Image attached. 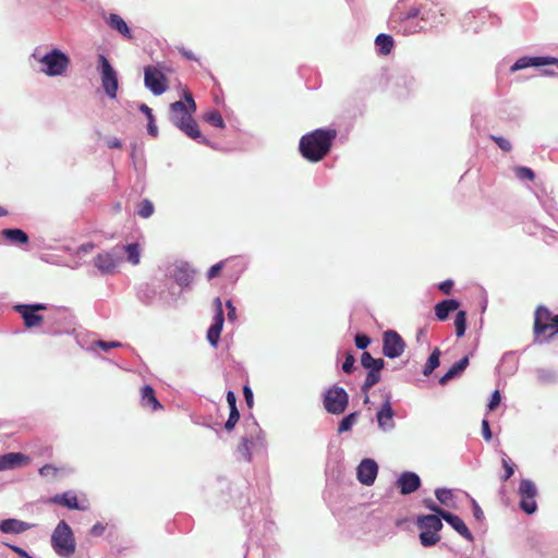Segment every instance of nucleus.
<instances>
[{"mask_svg": "<svg viewBox=\"0 0 558 558\" xmlns=\"http://www.w3.org/2000/svg\"><path fill=\"white\" fill-rule=\"evenodd\" d=\"M502 466L505 469V474L501 476V481H508L514 474L515 464L511 461V459L505 456L501 459Z\"/></svg>", "mask_w": 558, "mask_h": 558, "instance_id": "obj_38", "label": "nucleus"}, {"mask_svg": "<svg viewBox=\"0 0 558 558\" xmlns=\"http://www.w3.org/2000/svg\"><path fill=\"white\" fill-rule=\"evenodd\" d=\"M533 332L539 342L558 336V314H554L544 305H538L534 312Z\"/></svg>", "mask_w": 558, "mask_h": 558, "instance_id": "obj_4", "label": "nucleus"}, {"mask_svg": "<svg viewBox=\"0 0 558 558\" xmlns=\"http://www.w3.org/2000/svg\"><path fill=\"white\" fill-rule=\"evenodd\" d=\"M378 474V465L372 459H364L356 469V476L361 484L371 486L374 484Z\"/></svg>", "mask_w": 558, "mask_h": 558, "instance_id": "obj_13", "label": "nucleus"}, {"mask_svg": "<svg viewBox=\"0 0 558 558\" xmlns=\"http://www.w3.org/2000/svg\"><path fill=\"white\" fill-rule=\"evenodd\" d=\"M397 486L402 495H409L421 486V478L413 472H403L397 481Z\"/></svg>", "mask_w": 558, "mask_h": 558, "instance_id": "obj_14", "label": "nucleus"}, {"mask_svg": "<svg viewBox=\"0 0 558 558\" xmlns=\"http://www.w3.org/2000/svg\"><path fill=\"white\" fill-rule=\"evenodd\" d=\"M226 305H227V308H228V318L230 320H234L235 317H236L235 307L233 306V304H232V302L230 300L227 301Z\"/></svg>", "mask_w": 558, "mask_h": 558, "instance_id": "obj_60", "label": "nucleus"}, {"mask_svg": "<svg viewBox=\"0 0 558 558\" xmlns=\"http://www.w3.org/2000/svg\"><path fill=\"white\" fill-rule=\"evenodd\" d=\"M423 504H424V506H425L427 509H429L430 511L435 512V513H436L435 515H437V517H441V513H444V512H445V510H444V509H441L440 507H438V506L435 504V501H434L433 499H430V498H425V499L423 500Z\"/></svg>", "mask_w": 558, "mask_h": 558, "instance_id": "obj_50", "label": "nucleus"}, {"mask_svg": "<svg viewBox=\"0 0 558 558\" xmlns=\"http://www.w3.org/2000/svg\"><path fill=\"white\" fill-rule=\"evenodd\" d=\"M1 235L13 244H27L29 239L21 229H3Z\"/></svg>", "mask_w": 558, "mask_h": 558, "instance_id": "obj_28", "label": "nucleus"}, {"mask_svg": "<svg viewBox=\"0 0 558 558\" xmlns=\"http://www.w3.org/2000/svg\"><path fill=\"white\" fill-rule=\"evenodd\" d=\"M180 53L185 57L187 60H196L195 54L192 51L186 50L184 47L178 48Z\"/></svg>", "mask_w": 558, "mask_h": 558, "instance_id": "obj_64", "label": "nucleus"}, {"mask_svg": "<svg viewBox=\"0 0 558 558\" xmlns=\"http://www.w3.org/2000/svg\"><path fill=\"white\" fill-rule=\"evenodd\" d=\"M243 393H244V398H245V402H246L247 407L250 409L253 408L254 400H253V391L251 390V388L248 386H244Z\"/></svg>", "mask_w": 558, "mask_h": 558, "instance_id": "obj_53", "label": "nucleus"}, {"mask_svg": "<svg viewBox=\"0 0 558 558\" xmlns=\"http://www.w3.org/2000/svg\"><path fill=\"white\" fill-rule=\"evenodd\" d=\"M50 502L60 505L68 509L85 510L86 507L82 506L77 499V496L73 492H65L63 494L54 495L49 499Z\"/></svg>", "mask_w": 558, "mask_h": 558, "instance_id": "obj_17", "label": "nucleus"}, {"mask_svg": "<svg viewBox=\"0 0 558 558\" xmlns=\"http://www.w3.org/2000/svg\"><path fill=\"white\" fill-rule=\"evenodd\" d=\"M554 62H558V59L548 58V57H534V58H520L515 61V63L511 66V72L526 69L529 66H541L546 64H554Z\"/></svg>", "mask_w": 558, "mask_h": 558, "instance_id": "obj_18", "label": "nucleus"}, {"mask_svg": "<svg viewBox=\"0 0 558 558\" xmlns=\"http://www.w3.org/2000/svg\"><path fill=\"white\" fill-rule=\"evenodd\" d=\"M518 493L520 497L532 498L537 496V487L531 480L524 478L519 484Z\"/></svg>", "mask_w": 558, "mask_h": 558, "instance_id": "obj_30", "label": "nucleus"}, {"mask_svg": "<svg viewBox=\"0 0 558 558\" xmlns=\"http://www.w3.org/2000/svg\"><path fill=\"white\" fill-rule=\"evenodd\" d=\"M354 367V357L352 355H348L345 361L342 364V369L345 373H351Z\"/></svg>", "mask_w": 558, "mask_h": 558, "instance_id": "obj_55", "label": "nucleus"}, {"mask_svg": "<svg viewBox=\"0 0 558 558\" xmlns=\"http://www.w3.org/2000/svg\"><path fill=\"white\" fill-rule=\"evenodd\" d=\"M94 264L102 274H111L114 271L118 262L111 253L104 252L94 258Z\"/></svg>", "mask_w": 558, "mask_h": 558, "instance_id": "obj_20", "label": "nucleus"}, {"mask_svg": "<svg viewBox=\"0 0 558 558\" xmlns=\"http://www.w3.org/2000/svg\"><path fill=\"white\" fill-rule=\"evenodd\" d=\"M175 282L181 287H187L193 280V270L187 266H178L172 272Z\"/></svg>", "mask_w": 558, "mask_h": 558, "instance_id": "obj_27", "label": "nucleus"}, {"mask_svg": "<svg viewBox=\"0 0 558 558\" xmlns=\"http://www.w3.org/2000/svg\"><path fill=\"white\" fill-rule=\"evenodd\" d=\"M383 349H404L405 343L401 336L395 330L384 332Z\"/></svg>", "mask_w": 558, "mask_h": 558, "instance_id": "obj_25", "label": "nucleus"}, {"mask_svg": "<svg viewBox=\"0 0 558 558\" xmlns=\"http://www.w3.org/2000/svg\"><path fill=\"white\" fill-rule=\"evenodd\" d=\"M59 472V469L52 464H45L39 469V474L43 477L54 478Z\"/></svg>", "mask_w": 558, "mask_h": 558, "instance_id": "obj_46", "label": "nucleus"}, {"mask_svg": "<svg viewBox=\"0 0 558 558\" xmlns=\"http://www.w3.org/2000/svg\"><path fill=\"white\" fill-rule=\"evenodd\" d=\"M204 120L209 123L213 126L223 129L226 126L225 121L221 117V114L217 110H213L210 112H207L204 116Z\"/></svg>", "mask_w": 558, "mask_h": 558, "instance_id": "obj_34", "label": "nucleus"}, {"mask_svg": "<svg viewBox=\"0 0 558 558\" xmlns=\"http://www.w3.org/2000/svg\"><path fill=\"white\" fill-rule=\"evenodd\" d=\"M106 531V525L101 522H97L95 523L90 530H89V535L94 536V537H98V536H101Z\"/></svg>", "mask_w": 558, "mask_h": 558, "instance_id": "obj_51", "label": "nucleus"}, {"mask_svg": "<svg viewBox=\"0 0 558 558\" xmlns=\"http://www.w3.org/2000/svg\"><path fill=\"white\" fill-rule=\"evenodd\" d=\"M137 214L142 218H149L154 214V205L149 199H143L138 205Z\"/></svg>", "mask_w": 558, "mask_h": 558, "instance_id": "obj_39", "label": "nucleus"}, {"mask_svg": "<svg viewBox=\"0 0 558 558\" xmlns=\"http://www.w3.org/2000/svg\"><path fill=\"white\" fill-rule=\"evenodd\" d=\"M141 405L151 411H158L162 409L161 403L156 397L154 388L149 385H145L141 389Z\"/></svg>", "mask_w": 558, "mask_h": 558, "instance_id": "obj_19", "label": "nucleus"}, {"mask_svg": "<svg viewBox=\"0 0 558 558\" xmlns=\"http://www.w3.org/2000/svg\"><path fill=\"white\" fill-rule=\"evenodd\" d=\"M377 422H378V425L383 428V429H388V428H391L393 427V421H392V417H393V410L391 408V404H390V401L387 400L383 407L380 408V410L377 412Z\"/></svg>", "mask_w": 558, "mask_h": 558, "instance_id": "obj_21", "label": "nucleus"}, {"mask_svg": "<svg viewBox=\"0 0 558 558\" xmlns=\"http://www.w3.org/2000/svg\"><path fill=\"white\" fill-rule=\"evenodd\" d=\"M362 365L365 368L372 369H381L384 366V361L381 359H374L368 351H364L361 357Z\"/></svg>", "mask_w": 558, "mask_h": 558, "instance_id": "obj_32", "label": "nucleus"}, {"mask_svg": "<svg viewBox=\"0 0 558 558\" xmlns=\"http://www.w3.org/2000/svg\"><path fill=\"white\" fill-rule=\"evenodd\" d=\"M375 44L381 54H389L393 47V39L390 35L379 34L375 39Z\"/></svg>", "mask_w": 558, "mask_h": 558, "instance_id": "obj_31", "label": "nucleus"}, {"mask_svg": "<svg viewBox=\"0 0 558 558\" xmlns=\"http://www.w3.org/2000/svg\"><path fill=\"white\" fill-rule=\"evenodd\" d=\"M416 344L418 347H429V335L427 328H420L416 331Z\"/></svg>", "mask_w": 558, "mask_h": 558, "instance_id": "obj_44", "label": "nucleus"}, {"mask_svg": "<svg viewBox=\"0 0 558 558\" xmlns=\"http://www.w3.org/2000/svg\"><path fill=\"white\" fill-rule=\"evenodd\" d=\"M31 525L17 519H5L0 522V531L2 533L20 534L27 531Z\"/></svg>", "mask_w": 558, "mask_h": 558, "instance_id": "obj_22", "label": "nucleus"}, {"mask_svg": "<svg viewBox=\"0 0 558 558\" xmlns=\"http://www.w3.org/2000/svg\"><path fill=\"white\" fill-rule=\"evenodd\" d=\"M96 344L100 349H114L120 345L118 342H105V341H98Z\"/></svg>", "mask_w": 558, "mask_h": 558, "instance_id": "obj_62", "label": "nucleus"}, {"mask_svg": "<svg viewBox=\"0 0 558 558\" xmlns=\"http://www.w3.org/2000/svg\"><path fill=\"white\" fill-rule=\"evenodd\" d=\"M145 86L155 95H161L168 89L166 75L155 66L148 65L144 71Z\"/></svg>", "mask_w": 558, "mask_h": 558, "instance_id": "obj_10", "label": "nucleus"}, {"mask_svg": "<svg viewBox=\"0 0 558 558\" xmlns=\"http://www.w3.org/2000/svg\"><path fill=\"white\" fill-rule=\"evenodd\" d=\"M482 434L485 440L489 441L492 439V432L487 420L482 421Z\"/></svg>", "mask_w": 558, "mask_h": 558, "instance_id": "obj_54", "label": "nucleus"}, {"mask_svg": "<svg viewBox=\"0 0 558 558\" xmlns=\"http://www.w3.org/2000/svg\"><path fill=\"white\" fill-rule=\"evenodd\" d=\"M453 282L451 280H446L439 284V290L445 294H450Z\"/></svg>", "mask_w": 558, "mask_h": 558, "instance_id": "obj_57", "label": "nucleus"}, {"mask_svg": "<svg viewBox=\"0 0 558 558\" xmlns=\"http://www.w3.org/2000/svg\"><path fill=\"white\" fill-rule=\"evenodd\" d=\"M437 4L433 0H399L391 19L399 23L405 33L414 34L424 28L420 22L436 20Z\"/></svg>", "mask_w": 558, "mask_h": 558, "instance_id": "obj_1", "label": "nucleus"}, {"mask_svg": "<svg viewBox=\"0 0 558 558\" xmlns=\"http://www.w3.org/2000/svg\"><path fill=\"white\" fill-rule=\"evenodd\" d=\"M454 328L458 337H462L466 328V313L459 311L454 317Z\"/></svg>", "mask_w": 558, "mask_h": 558, "instance_id": "obj_33", "label": "nucleus"}, {"mask_svg": "<svg viewBox=\"0 0 558 558\" xmlns=\"http://www.w3.org/2000/svg\"><path fill=\"white\" fill-rule=\"evenodd\" d=\"M183 97L185 102L179 100L170 105V120L190 138L207 144V140L202 135L197 122L193 118L196 111V104L189 89H184Z\"/></svg>", "mask_w": 558, "mask_h": 558, "instance_id": "obj_2", "label": "nucleus"}, {"mask_svg": "<svg viewBox=\"0 0 558 558\" xmlns=\"http://www.w3.org/2000/svg\"><path fill=\"white\" fill-rule=\"evenodd\" d=\"M337 134L335 129H316L301 137L299 150L306 160L318 162L329 154Z\"/></svg>", "mask_w": 558, "mask_h": 558, "instance_id": "obj_3", "label": "nucleus"}, {"mask_svg": "<svg viewBox=\"0 0 558 558\" xmlns=\"http://www.w3.org/2000/svg\"><path fill=\"white\" fill-rule=\"evenodd\" d=\"M125 252L128 254V260L131 264L137 265L140 263L141 252L137 243L128 244L125 246Z\"/></svg>", "mask_w": 558, "mask_h": 558, "instance_id": "obj_35", "label": "nucleus"}, {"mask_svg": "<svg viewBox=\"0 0 558 558\" xmlns=\"http://www.w3.org/2000/svg\"><path fill=\"white\" fill-rule=\"evenodd\" d=\"M379 372H380V369H372L368 372L366 379L364 381L363 388H362L364 391L368 390L369 388H372L379 381V379H380Z\"/></svg>", "mask_w": 558, "mask_h": 558, "instance_id": "obj_40", "label": "nucleus"}, {"mask_svg": "<svg viewBox=\"0 0 558 558\" xmlns=\"http://www.w3.org/2000/svg\"><path fill=\"white\" fill-rule=\"evenodd\" d=\"M416 525L421 530L420 541L423 546L429 547L440 541L439 531L442 529L440 517L435 514L420 515Z\"/></svg>", "mask_w": 558, "mask_h": 558, "instance_id": "obj_5", "label": "nucleus"}, {"mask_svg": "<svg viewBox=\"0 0 558 558\" xmlns=\"http://www.w3.org/2000/svg\"><path fill=\"white\" fill-rule=\"evenodd\" d=\"M252 433L250 435H245L242 437V447L248 451L251 447L255 446L257 442L262 440L260 434L262 430L256 422L252 423Z\"/></svg>", "mask_w": 558, "mask_h": 558, "instance_id": "obj_29", "label": "nucleus"}, {"mask_svg": "<svg viewBox=\"0 0 558 558\" xmlns=\"http://www.w3.org/2000/svg\"><path fill=\"white\" fill-rule=\"evenodd\" d=\"M490 137L504 151H510L512 149V145L507 138L495 135H492Z\"/></svg>", "mask_w": 558, "mask_h": 558, "instance_id": "obj_48", "label": "nucleus"}, {"mask_svg": "<svg viewBox=\"0 0 558 558\" xmlns=\"http://www.w3.org/2000/svg\"><path fill=\"white\" fill-rule=\"evenodd\" d=\"M15 310L21 314L24 319V325L27 328L38 327L44 317L37 314L38 311L46 310L44 304H32V305H17Z\"/></svg>", "mask_w": 558, "mask_h": 558, "instance_id": "obj_12", "label": "nucleus"}, {"mask_svg": "<svg viewBox=\"0 0 558 558\" xmlns=\"http://www.w3.org/2000/svg\"><path fill=\"white\" fill-rule=\"evenodd\" d=\"M227 402L230 409L236 408V397L233 391L227 392Z\"/></svg>", "mask_w": 558, "mask_h": 558, "instance_id": "obj_59", "label": "nucleus"}, {"mask_svg": "<svg viewBox=\"0 0 558 558\" xmlns=\"http://www.w3.org/2000/svg\"><path fill=\"white\" fill-rule=\"evenodd\" d=\"M14 553H16L19 556L23 557V558H32L31 556H28V554L21 547H17L15 545H8Z\"/></svg>", "mask_w": 558, "mask_h": 558, "instance_id": "obj_61", "label": "nucleus"}, {"mask_svg": "<svg viewBox=\"0 0 558 558\" xmlns=\"http://www.w3.org/2000/svg\"><path fill=\"white\" fill-rule=\"evenodd\" d=\"M239 420L240 413L238 411V408L230 409L229 417L225 424V428L229 432L232 430L235 427Z\"/></svg>", "mask_w": 558, "mask_h": 558, "instance_id": "obj_45", "label": "nucleus"}, {"mask_svg": "<svg viewBox=\"0 0 558 558\" xmlns=\"http://www.w3.org/2000/svg\"><path fill=\"white\" fill-rule=\"evenodd\" d=\"M51 545L54 551L62 557H70L75 551V541L71 527L65 521H60L56 526Z\"/></svg>", "mask_w": 558, "mask_h": 558, "instance_id": "obj_6", "label": "nucleus"}, {"mask_svg": "<svg viewBox=\"0 0 558 558\" xmlns=\"http://www.w3.org/2000/svg\"><path fill=\"white\" fill-rule=\"evenodd\" d=\"M501 397L499 390H495L488 403V410L494 411L500 403Z\"/></svg>", "mask_w": 558, "mask_h": 558, "instance_id": "obj_52", "label": "nucleus"}, {"mask_svg": "<svg viewBox=\"0 0 558 558\" xmlns=\"http://www.w3.org/2000/svg\"><path fill=\"white\" fill-rule=\"evenodd\" d=\"M469 364V357L464 356L460 361L456 362L448 372L440 377L439 383L446 385L449 380L453 379L460 373H462Z\"/></svg>", "mask_w": 558, "mask_h": 558, "instance_id": "obj_26", "label": "nucleus"}, {"mask_svg": "<svg viewBox=\"0 0 558 558\" xmlns=\"http://www.w3.org/2000/svg\"><path fill=\"white\" fill-rule=\"evenodd\" d=\"M107 23L112 29L119 32L124 38H133L131 29L129 28L125 21L119 14L111 13L107 19Z\"/></svg>", "mask_w": 558, "mask_h": 558, "instance_id": "obj_23", "label": "nucleus"}, {"mask_svg": "<svg viewBox=\"0 0 558 558\" xmlns=\"http://www.w3.org/2000/svg\"><path fill=\"white\" fill-rule=\"evenodd\" d=\"M536 497L532 498H523L521 497L519 507L520 509L525 512L526 514H533L537 510V504L535 501Z\"/></svg>", "mask_w": 558, "mask_h": 558, "instance_id": "obj_36", "label": "nucleus"}, {"mask_svg": "<svg viewBox=\"0 0 558 558\" xmlns=\"http://www.w3.org/2000/svg\"><path fill=\"white\" fill-rule=\"evenodd\" d=\"M40 62L45 66L43 69L45 74L49 76H58L62 75L66 71L70 64V59L59 49H53L49 53L45 54Z\"/></svg>", "mask_w": 558, "mask_h": 558, "instance_id": "obj_7", "label": "nucleus"}, {"mask_svg": "<svg viewBox=\"0 0 558 558\" xmlns=\"http://www.w3.org/2000/svg\"><path fill=\"white\" fill-rule=\"evenodd\" d=\"M440 518L444 519L448 524H450L465 539L470 542L474 539L472 533L470 532L463 520L457 514H453L445 510V512L441 513Z\"/></svg>", "mask_w": 558, "mask_h": 558, "instance_id": "obj_16", "label": "nucleus"}, {"mask_svg": "<svg viewBox=\"0 0 558 558\" xmlns=\"http://www.w3.org/2000/svg\"><path fill=\"white\" fill-rule=\"evenodd\" d=\"M356 416H357V413L354 412V413H351V414L347 415L345 417H343L341 420V422L339 423L338 432L343 433V432L349 430L352 427V425L355 423Z\"/></svg>", "mask_w": 558, "mask_h": 558, "instance_id": "obj_43", "label": "nucleus"}, {"mask_svg": "<svg viewBox=\"0 0 558 558\" xmlns=\"http://www.w3.org/2000/svg\"><path fill=\"white\" fill-rule=\"evenodd\" d=\"M31 462L28 456L21 452H9L0 456V471L11 470L27 465Z\"/></svg>", "mask_w": 558, "mask_h": 558, "instance_id": "obj_15", "label": "nucleus"}, {"mask_svg": "<svg viewBox=\"0 0 558 558\" xmlns=\"http://www.w3.org/2000/svg\"><path fill=\"white\" fill-rule=\"evenodd\" d=\"M98 60L102 87L110 98H116L119 86L117 73L104 54H99Z\"/></svg>", "mask_w": 558, "mask_h": 558, "instance_id": "obj_9", "label": "nucleus"}, {"mask_svg": "<svg viewBox=\"0 0 558 558\" xmlns=\"http://www.w3.org/2000/svg\"><path fill=\"white\" fill-rule=\"evenodd\" d=\"M227 260H220L219 263L213 265L209 270L207 271V279L211 280L216 277H218L223 269Z\"/></svg>", "mask_w": 558, "mask_h": 558, "instance_id": "obj_47", "label": "nucleus"}, {"mask_svg": "<svg viewBox=\"0 0 558 558\" xmlns=\"http://www.w3.org/2000/svg\"><path fill=\"white\" fill-rule=\"evenodd\" d=\"M147 131H148V134L151 135L153 137H156L158 135V128L155 124V119L148 120Z\"/></svg>", "mask_w": 558, "mask_h": 558, "instance_id": "obj_58", "label": "nucleus"}, {"mask_svg": "<svg viewBox=\"0 0 558 558\" xmlns=\"http://www.w3.org/2000/svg\"><path fill=\"white\" fill-rule=\"evenodd\" d=\"M214 305H215L214 323L211 324V326L209 327V329L207 331V339L213 347H216L219 341V338H220L225 318H223L222 302L219 298L215 299Z\"/></svg>", "mask_w": 558, "mask_h": 558, "instance_id": "obj_11", "label": "nucleus"}, {"mask_svg": "<svg viewBox=\"0 0 558 558\" xmlns=\"http://www.w3.org/2000/svg\"><path fill=\"white\" fill-rule=\"evenodd\" d=\"M459 302L456 300H444L435 306V315L439 320L448 318L450 312L456 311L459 307Z\"/></svg>", "mask_w": 558, "mask_h": 558, "instance_id": "obj_24", "label": "nucleus"}, {"mask_svg": "<svg viewBox=\"0 0 558 558\" xmlns=\"http://www.w3.org/2000/svg\"><path fill=\"white\" fill-rule=\"evenodd\" d=\"M371 344V338L367 335L359 333L355 336L356 349H366Z\"/></svg>", "mask_w": 558, "mask_h": 558, "instance_id": "obj_49", "label": "nucleus"}, {"mask_svg": "<svg viewBox=\"0 0 558 558\" xmlns=\"http://www.w3.org/2000/svg\"><path fill=\"white\" fill-rule=\"evenodd\" d=\"M436 498L442 505L448 506L450 501L453 499V494L450 489L447 488H437L435 490Z\"/></svg>", "mask_w": 558, "mask_h": 558, "instance_id": "obj_41", "label": "nucleus"}, {"mask_svg": "<svg viewBox=\"0 0 558 558\" xmlns=\"http://www.w3.org/2000/svg\"><path fill=\"white\" fill-rule=\"evenodd\" d=\"M140 110L143 113H145V116L147 117V120L155 119L151 109L147 105H145V104L141 105Z\"/></svg>", "mask_w": 558, "mask_h": 558, "instance_id": "obj_63", "label": "nucleus"}, {"mask_svg": "<svg viewBox=\"0 0 558 558\" xmlns=\"http://www.w3.org/2000/svg\"><path fill=\"white\" fill-rule=\"evenodd\" d=\"M439 355L440 351H433L423 371L425 376L430 375L433 371L439 365Z\"/></svg>", "mask_w": 558, "mask_h": 558, "instance_id": "obj_37", "label": "nucleus"}, {"mask_svg": "<svg viewBox=\"0 0 558 558\" xmlns=\"http://www.w3.org/2000/svg\"><path fill=\"white\" fill-rule=\"evenodd\" d=\"M514 173H515L517 178H519L521 180L533 181L535 179L534 171L527 167H523V166L517 167L514 169Z\"/></svg>", "mask_w": 558, "mask_h": 558, "instance_id": "obj_42", "label": "nucleus"}, {"mask_svg": "<svg viewBox=\"0 0 558 558\" xmlns=\"http://www.w3.org/2000/svg\"><path fill=\"white\" fill-rule=\"evenodd\" d=\"M349 396L341 387H332L327 390L324 398L325 409L332 414H341L345 411Z\"/></svg>", "mask_w": 558, "mask_h": 558, "instance_id": "obj_8", "label": "nucleus"}, {"mask_svg": "<svg viewBox=\"0 0 558 558\" xmlns=\"http://www.w3.org/2000/svg\"><path fill=\"white\" fill-rule=\"evenodd\" d=\"M473 514L477 521H482L484 519V512L476 501L473 500Z\"/></svg>", "mask_w": 558, "mask_h": 558, "instance_id": "obj_56", "label": "nucleus"}]
</instances>
